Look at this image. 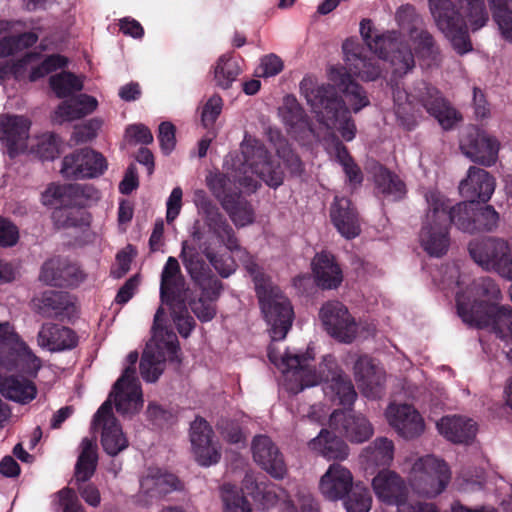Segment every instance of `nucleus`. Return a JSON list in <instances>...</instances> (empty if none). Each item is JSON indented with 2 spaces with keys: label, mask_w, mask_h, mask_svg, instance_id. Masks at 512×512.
Masks as SVG:
<instances>
[{
  "label": "nucleus",
  "mask_w": 512,
  "mask_h": 512,
  "mask_svg": "<svg viewBox=\"0 0 512 512\" xmlns=\"http://www.w3.org/2000/svg\"><path fill=\"white\" fill-rule=\"evenodd\" d=\"M224 240L217 238L215 234L201 243L196 244L202 249L214 269L222 276H230L236 269V261L244 264L247 271L255 281L257 296L263 317L269 327L268 331L272 343L268 348V357L272 364L283 374V387L290 393L297 394L305 388L317 385L322 378H326L324 387L326 397L344 408L350 407L357 394L352 383L337 370L335 359L327 355L319 365V372H316L311 365L314 354L310 349L303 354L291 352L281 348L275 342L283 340L290 330L293 322V309L288 299L280 289L271 283H266L253 258L242 249L236 240V247L230 249Z\"/></svg>",
  "instance_id": "nucleus-1"
},
{
  "label": "nucleus",
  "mask_w": 512,
  "mask_h": 512,
  "mask_svg": "<svg viewBox=\"0 0 512 512\" xmlns=\"http://www.w3.org/2000/svg\"><path fill=\"white\" fill-rule=\"evenodd\" d=\"M330 80L338 86L340 95L330 85H319L312 77H304L300 82L301 94L311 107L318 123L312 127L306 121L303 110L292 96L284 99L279 109L283 122L289 127V133L305 145L310 138H325L335 133L345 141H352L356 135V126L351 112L358 113L370 104L366 91L351 79L342 67H332Z\"/></svg>",
  "instance_id": "nucleus-2"
},
{
  "label": "nucleus",
  "mask_w": 512,
  "mask_h": 512,
  "mask_svg": "<svg viewBox=\"0 0 512 512\" xmlns=\"http://www.w3.org/2000/svg\"><path fill=\"white\" fill-rule=\"evenodd\" d=\"M361 37L369 49L378 59L363 58L359 45L353 39L343 43V52L346 65L353 75L363 81H375L383 73L380 62H387L393 68V73L403 76L411 71L415 65L414 53L405 50L406 47L397 31L374 33L372 22L364 19L360 23Z\"/></svg>",
  "instance_id": "nucleus-3"
},
{
  "label": "nucleus",
  "mask_w": 512,
  "mask_h": 512,
  "mask_svg": "<svg viewBox=\"0 0 512 512\" xmlns=\"http://www.w3.org/2000/svg\"><path fill=\"white\" fill-rule=\"evenodd\" d=\"M273 146L277 157H272L257 139L245 135L240 147L241 155L236 160L231 159L234 181L245 192H255L259 187V180L271 188L282 185L284 172L280 159L291 174L300 175L303 172L300 158L292 152L285 139L278 137Z\"/></svg>",
  "instance_id": "nucleus-4"
},
{
  "label": "nucleus",
  "mask_w": 512,
  "mask_h": 512,
  "mask_svg": "<svg viewBox=\"0 0 512 512\" xmlns=\"http://www.w3.org/2000/svg\"><path fill=\"white\" fill-rule=\"evenodd\" d=\"M501 291L494 280L481 278L456 296L462 320L478 328H490L500 339L512 342V309L498 306Z\"/></svg>",
  "instance_id": "nucleus-5"
},
{
  "label": "nucleus",
  "mask_w": 512,
  "mask_h": 512,
  "mask_svg": "<svg viewBox=\"0 0 512 512\" xmlns=\"http://www.w3.org/2000/svg\"><path fill=\"white\" fill-rule=\"evenodd\" d=\"M428 8L437 29L459 55L473 49L469 32L481 30L490 21L484 0H428Z\"/></svg>",
  "instance_id": "nucleus-6"
},
{
  "label": "nucleus",
  "mask_w": 512,
  "mask_h": 512,
  "mask_svg": "<svg viewBox=\"0 0 512 512\" xmlns=\"http://www.w3.org/2000/svg\"><path fill=\"white\" fill-rule=\"evenodd\" d=\"M393 111L397 122L405 129H412L419 120V107H425L444 129L452 128L460 117L440 95L439 91L421 82L415 92L408 93L398 85L392 86Z\"/></svg>",
  "instance_id": "nucleus-7"
},
{
  "label": "nucleus",
  "mask_w": 512,
  "mask_h": 512,
  "mask_svg": "<svg viewBox=\"0 0 512 512\" xmlns=\"http://www.w3.org/2000/svg\"><path fill=\"white\" fill-rule=\"evenodd\" d=\"M164 310L160 307L154 316L152 337L146 345L140 362V372L144 381L153 383L163 373L166 363L180 361L179 343L175 333L161 327Z\"/></svg>",
  "instance_id": "nucleus-8"
},
{
  "label": "nucleus",
  "mask_w": 512,
  "mask_h": 512,
  "mask_svg": "<svg viewBox=\"0 0 512 512\" xmlns=\"http://www.w3.org/2000/svg\"><path fill=\"white\" fill-rule=\"evenodd\" d=\"M428 210L419 234L421 247L430 255L439 257L445 254L449 247L448 223L450 209L445 197L438 191L426 193Z\"/></svg>",
  "instance_id": "nucleus-9"
},
{
  "label": "nucleus",
  "mask_w": 512,
  "mask_h": 512,
  "mask_svg": "<svg viewBox=\"0 0 512 512\" xmlns=\"http://www.w3.org/2000/svg\"><path fill=\"white\" fill-rule=\"evenodd\" d=\"M180 258L190 276L202 289L201 297L190 303L191 309L200 321H210L216 314L213 301L219 295L221 284L217 279L205 277V262L201 259L196 247L188 242L182 243Z\"/></svg>",
  "instance_id": "nucleus-10"
},
{
  "label": "nucleus",
  "mask_w": 512,
  "mask_h": 512,
  "mask_svg": "<svg viewBox=\"0 0 512 512\" xmlns=\"http://www.w3.org/2000/svg\"><path fill=\"white\" fill-rule=\"evenodd\" d=\"M450 480L449 466L434 455L416 459L408 473V484L413 493L428 499L443 493Z\"/></svg>",
  "instance_id": "nucleus-11"
},
{
  "label": "nucleus",
  "mask_w": 512,
  "mask_h": 512,
  "mask_svg": "<svg viewBox=\"0 0 512 512\" xmlns=\"http://www.w3.org/2000/svg\"><path fill=\"white\" fill-rule=\"evenodd\" d=\"M42 360L19 337L9 322H0V369L36 377Z\"/></svg>",
  "instance_id": "nucleus-12"
},
{
  "label": "nucleus",
  "mask_w": 512,
  "mask_h": 512,
  "mask_svg": "<svg viewBox=\"0 0 512 512\" xmlns=\"http://www.w3.org/2000/svg\"><path fill=\"white\" fill-rule=\"evenodd\" d=\"M371 486L377 500L395 506L396 512H439L434 504L410 502L405 480L392 470L379 471L373 477Z\"/></svg>",
  "instance_id": "nucleus-13"
},
{
  "label": "nucleus",
  "mask_w": 512,
  "mask_h": 512,
  "mask_svg": "<svg viewBox=\"0 0 512 512\" xmlns=\"http://www.w3.org/2000/svg\"><path fill=\"white\" fill-rule=\"evenodd\" d=\"M193 203L197 208V213L200 219L195 220L191 227V240L187 242L196 247V244L204 239L205 232L203 226L205 225L208 228V232L215 234L217 238L224 240V237H226L227 247L234 249L237 245L233 229L225 221L217 207L212 204L204 190L197 189L194 191Z\"/></svg>",
  "instance_id": "nucleus-14"
},
{
  "label": "nucleus",
  "mask_w": 512,
  "mask_h": 512,
  "mask_svg": "<svg viewBox=\"0 0 512 512\" xmlns=\"http://www.w3.org/2000/svg\"><path fill=\"white\" fill-rule=\"evenodd\" d=\"M319 319L324 330L343 343H351L362 336L364 327L351 315L340 301H328L319 310Z\"/></svg>",
  "instance_id": "nucleus-15"
},
{
  "label": "nucleus",
  "mask_w": 512,
  "mask_h": 512,
  "mask_svg": "<svg viewBox=\"0 0 512 512\" xmlns=\"http://www.w3.org/2000/svg\"><path fill=\"white\" fill-rule=\"evenodd\" d=\"M67 59L61 55H51L42 59L36 52L27 53L16 63L0 65V82L14 77L16 80L28 78L36 81L48 73L67 65Z\"/></svg>",
  "instance_id": "nucleus-16"
},
{
  "label": "nucleus",
  "mask_w": 512,
  "mask_h": 512,
  "mask_svg": "<svg viewBox=\"0 0 512 512\" xmlns=\"http://www.w3.org/2000/svg\"><path fill=\"white\" fill-rule=\"evenodd\" d=\"M396 20L402 30H408V34L404 35L402 32H397L401 40L406 46L403 50L412 52L413 46L415 54L419 58L433 57L436 53L434 48L433 37L427 31L421 29L419 26L422 22L416 10L411 5L401 6L396 12Z\"/></svg>",
  "instance_id": "nucleus-17"
},
{
  "label": "nucleus",
  "mask_w": 512,
  "mask_h": 512,
  "mask_svg": "<svg viewBox=\"0 0 512 512\" xmlns=\"http://www.w3.org/2000/svg\"><path fill=\"white\" fill-rule=\"evenodd\" d=\"M450 220L464 232H490L498 226L499 214L490 205L478 207L461 202L450 208Z\"/></svg>",
  "instance_id": "nucleus-18"
},
{
  "label": "nucleus",
  "mask_w": 512,
  "mask_h": 512,
  "mask_svg": "<svg viewBox=\"0 0 512 512\" xmlns=\"http://www.w3.org/2000/svg\"><path fill=\"white\" fill-rule=\"evenodd\" d=\"M106 401L113 402L118 413L131 417L141 411L144 400L140 382L134 368L127 367L115 382Z\"/></svg>",
  "instance_id": "nucleus-19"
},
{
  "label": "nucleus",
  "mask_w": 512,
  "mask_h": 512,
  "mask_svg": "<svg viewBox=\"0 0 512 512\" xmlns=\"http://www.w3.org/2000/svg\"><path fill=\"white\" fill-rule=\"evenodd\" d=\"M469 252L472 259L484 270L494 271L500 276L506 266L511 248L505 239L488 238L470 243Z\"/></svg>",
  "instance_id": "nucleus-20"
},
{
  "label": "nucleus",
  "mask_w": 512,
  "mask_h": 512,
  "mask_svg": "<svg viewBox=\"0 0 512 512\" xmlns=\"http://www.w3.org/2000/svg\"><path fill=\"white\" fill-rule=\"evenodd\" d=\"M460 148L471 161L489 167L498 159L500 144L484 130L472 128L461 139Z\"/></svg>",
  "instance_id": "nucleus-21"
},
{
  "label": "nucleus",
  "mask_w": 512,
  "mask_h": 512,
  "mask_svg": "<svg viewBox=\"0 0 512 512\" xmlns=\"http://www.w3.org/2000/svg\"><path fill=\"white\" fill-rule=\"evenodd\" d=\"M107 169L105 157L89 148L76 151L64 157L61 173L66 178H95Z\"/></svg>",
  "instance_id": "nucleus-22"
},
{
  "label": "nucleus",
  "mask_w": 512,
  "mask_h": 512,
  "mask_svg": "<svg viewBox=\"0 0 512 512\" xmlns=\"http://www.w3.org/2000/svg\"><path fill=\"white\" fill-rule=\"evenodd\" d=\"M92 425L93 428L101 427V444L107 454L115 456L128 447V440L113 415L109 401L100 406Z\"/></svg>",
  "instance_id": "nucleus-23"
},
{
  "label": "nucleus",
  "mask_w": 512,
  "mask_h": 512,
  "mask_svg": "<svg viewBox=\"0 0 512 512\" xmlns=\"http://www.w3.org/2000/svg\"><path fill=\"white\" fill-rule=\"evenodd\" d=\"M31 122L18 115H0V141L10 157L28 150V132Z\"/></svg>",
  "instance_id": "nucleus-24"
},
{
  "label": "nucleus",
  "mask_w": 512,
  "mask_h": 512,
  "mask_svg": "<svg viewBox=\"0 0 512 512\" xmlns=\"http://www.w3.org/2000/svg\"><path fill=\"white\" fill-rule=\"evenodd\" d=\"M385 417L389 425L403 438L413 439L425 430V422L420 413L408 404H390Z\"/></svg>",
  "instance_id": "nucleus-25"
},
{
  "label": "nucleus",
  "mask_w": 512,
  "mask_h": 512,
  "mask_svg": "<svg viewBox=\"0 0 512 512\" xmlns=\"http://www.w3.org/2000/svg\"><path fill=\"white\" fill-rule=\"evenodd\" d=\"M212 429L203 418H196L190 427V441L196 461L202 466L218 462L220 452L212 441Z\"/></svg>",
  "instance_id": "nucleus-26"
},
{
  "label": "nucleus",
  "mask_w": 512,
  "mask_h": 512,
  "mask_svg": "<svg viewBox=\"0 0 512 512\" xmlns=\"http://www.w3.org/2000/svg\"><path fill=\"white\" fill-rule=\"evenodd\" d=\"M495 190V179L484 169L471 166L459 184V192L466 203L487 202Z\"/></svg>",
  "instance_id": "nucleus-27"
},
{
  "label": "nucleus",
  "mask_w": 512,
  "mask_h": 512,
  "mask_svg": "<svg viewBox=\"0 0 512 512\" xmlns=\"http://www.w3.org/2000/svg\"><path fill=\"white\" fill-rule=\"evenodd\" d=\"M354 376L359 389L367 398H377L382 394L386 380L385 372L369 357L358 358L354 365Z\"/></svg>",
  "instance_id": "nucleus-28"
},
{
  "label": "nucleus",
  "mask_w": 512,
  "mask_h": 512,
  "mask_svg": "<svg viewBox=\"0 0 512 512\" xmlns=\"http://www.w3.org/2000/svg\"><path fill=\"white\" fill-rule=\"evenodd\" d=\"M330 219L337 232L345 239H354L361 233V222L351 201L336 196L330 207Z\"/></svg>",
  "instance_id": "nucleus-29"
},
{
  "label": "nucleus",
  "mask_w": 512,
  "mask_h": 512,
  "mask_svg": "<svg viewBox=\"0 0 512 512\" xmlns=\"http://www.w3.org/2000/svg\"><path fill=\"white\" fill-rule=\"evenodd\" d=\"M355 484L348 468L341 464H331L320 478L319 490L326 499L337 501L343 499Z\"/></svg>",
  "instance_id": "nucleus-30"
},
{
  "label": "nucleus",
  "mask_w": 512,
  "mask_h": 512,
  "mask_svg": "<svg viewBox=\"0 0 512 512\" xmlns=\"http://www.w3.org/2000/svg\"><path fill=\"white\" fill-rule=\"evenodd\" d=\"M251 449L254 461L272 477L282 479L286 475L287 469L282 455L269 437H254Z\"/></svg>",
  "instance_id": "nucleus-31"
},
{
  "label": "nucleus",
  "mask_w": 512,
  "mask_h": 512,
  "mask_svg": "<svg viewBox=\"0 0 512 512\" xmlns=\"http://www.w3.org/2000/svg\"><path fill=\"white\" fill-rule=\"evenodd\" d=\"M436 427L441 436L455 444H469L478 432L477 423L463 415L444 416L436 423Z\"/></svg>",
  "instance_id": "nucleus-32"
},
{
  "label": "nucleus",
  "mask_w": 512,
  "mask_h": 512,
  "mask_svg": "<svg viewBox=\"0 0 512 512\" xmlns=\"http://www.w3.org/2000/svg\"><path fill=\"white\" fill-rule=\"evenodd\" d=\"M340 422H343L346 438L353 443H363L374 433L372 424L363 415L347 413L344 410L333 411L329 417L330 426L337 428Z\"/></svg>",
  "instance_id": "nucleus-33"
},
{
  "label": "nucleus",
  "mask_w": 512,
  "mask_h": 512,
  "mask_svg": "<svg viewBox=\"0 0 512 512\" xmlns=\"http://www.w3.org/2000/svg\"><path fill=\"white\" fill-rule=\"evenodd\" d=\"M181 487V482L174 474L158 467H150L140 481V494L157 498Z\"/></svg>",
  "instance_id": "nucleus-34"
},
{
  "label": "nucleus",
  "mask_w": 512,
  "mask_h": 512,
  "mask_svg": "<svg viewBox=\"0 0 512 512\" xmlns=\"http://www.w3.org/2000/svg\"><path fill=\"white\" fill-rule=\"evenodd\" d=\"M37 344L49 352H61L72 349L77 344L75 333L62 325L46 323L37 334Z\"/></svg>",
  "instance_id": "nucleus-35"
},
{
  "label": "nucleus",
  "mask_w": 512,
  "mask_h": 512,
  "mask_svg": "<svg viewBox=\"0 0 512 512\" xmlns=\"http://www.w3.org/2000/svg\"><path fill=\"white\" fill-rule=\"evenodd\" d=\"M242 490L246 491L262 510L274 507L283 494L278 486L268 481L258 480L253 474L245 475Z\"/></svg>",
  "instance_id": "nucleus-36"
},
{
  "label": "nucleus",
  "mask_w": 512,
  "mask_h": 512,
  "mask_svg": "<svg viewBox=\"0 0 512 512\" xmlns=\"http://www.w3.org/2000/svg\"><path fill=\"white\" fill-rule=\"evenodd\" d=\"M98 107L95 97L80 94L68 101L62 102L53 113V121L56 123L70 122L81 119L93 113Z\"/></svg>",
  "instance_id": "nucleus-37"
},
{
  "label": "nucleus",
  "mask_w": 512,
  "mask_h": 512,
  "mask_svg": "<svg viewBox=\"0 0 512 512\" xmlns=\"http://www.w3.org/2000/svg\"><path fill=\"white\" fill-rule=\"evenodd\" d=\"M38 390L31 380L15 375L0 376V394L7 400L18 404H28L37 396Z\"/></svg>",
  "instance_id": "nucleus-38"
},
{
  "label": "nucleus",
  "mask_w": 512,
  "mask_h": 512,
  "mask_svg": "<svg viewBox=\"0 0 512 512\" xmlns=\"http://www.w3.org/2000/svg\"><path fill=\"white\" fill-rule=\"evenodd\" d=\"M313 274L318 286L323 289H335L342 280L340 267L332 255L328 253L317 254L312 262Z\"/></svg>",
  "instance_id": "nucleus-39"
},
{
  "label": "nucleus",
  "mask_w": 512,
  "mask_h": 512,
  "mask_svg": "<svg viewBox=\"0 0 512 512\" xmlns=\"http://www.w3.org/2000/svg\"><path fill=\"white\" fill-rule=\"evenodd\" d=\"M308 448L327 460H344L349 454L346 443L326 429L321 430L318 436L308 442Z\"/></svg>",
  "instance_id": "nucleus-40"
},
{
  "label": "nucleus",
  "mask_w": 512,
  "mask_h": 512,
  "mask_svg": "<svg viewBox=\"0 0 512 512\" xmlns=\"http://www.w3.org/2000/svg\"><path fill=\"white\" fill-rule=\"evenodd\" d=\"M212 81L221 89H229L242 73L238 60L226 53L218 57L211 69Z\"/></svg>",
  "instance_id": "nucleus-41"
},
{
  "label": "nucleus",
  "mask_w": 512,
  "mask_h": 512,
  "mask_svg": "<svg viewBox=\"0 0 512 512\" xmlns=\"http://www.w3.org/2000/svg\"><path fill=\"white\" fill-rule=\"evenodd\" d=\"M13 26L12 22L0 20V58L28 48L38 40V35L34 32L23 33L17 37L6 35L12 31Z\"/></svg>",
  "instance_id": "nucleus-42"
},
{
  "label": "nucleus",
  "mask_w": 512,
  "mask_h": 512,
  "mask_svg": "<svg viewBox=\"0 0 512 512\" xmlns=\"http://www.w3.org/2000/svg\"><path fill=\"white\" fill-rule=\"evenodd\" d=\"M184 286L179 263L169 257L161 273L160 295L162 302H169L170 296L176 297Z\"/></svg>",
  "instance_id": "nucleus-43"
},
{
  "label": "nucleus",
  "mask_w": 512,
  "mask_h": 512,
  "mask_svg": "<svg viewBox=\"0 0 512 512\" xmlns=\"http://www.w3.org/2000/svg\"><path fill=\"white\" fill-rule=\"evenodd\" d=\"M319 140L325 141V149L331 157H334L342 165L348 180L351 183H360L362 181L360 169L351 159L347 149L338 139L335 138V135L326 136L325 138H320Z\"/></svg>",
  "instance_id": "nucleus-44"
},
{
  "label": "nucleus",
  "mask_w": 512,
  "mask_h": 512,
  "mask_svg": "<svg viewBox=\"0 0 512 512\" xmlns=\"http://www.w3.org/2000/svg\"><path fill=\"white\" fill-rule=\"evenodd\" d=\"M393 457V442L384 437L375 439L360 455L362 463L366 466H386L392 462Z\"/></svg>",
  "instance_id": "nucleus-45"
},
{
  "label": "nucleus",
  "mask_w": 512,
  "mask_h": 512,
  "mask_svg": "<svg viewBox=\"0 0 512 512\" xmlns=\"http://www.w3.org/2000/svg\"><path fill=\"white\" fill-rule=\"evenodd\" d=\"M74 270V267L67 265L60 259H50L43 264L39 279L47 285H69L72 284L69 277L73 274Z\"/></svg>",
  "instance_id": "nucleus-46"
},
{
  "label": "nucleus",
  "mask_w": 512,
  "mask_h": 512,
  "mask_svg": "<svg viewBox=\"0 0 512 512\" xmlns=\"http://www.w3.org/2000/svg\"><path fill=\"white\" fill-rule=\"evenodd\" d=\"M96 463V444L93 440L85 438L81 442V452L76 463V481H87L94 474Z\"/></svg>",
  "instance_id": "nucleus-47"
},
{
  "label": "nucleus",
  "mask_w": 512,
  "mask_h": 512,
  "mask_svg": "<svg viewBox=\"0 0 512 512\" xmlns=\"http://www.w3.org/2000/svg\"><path fill=\"white\" fill-rule=\"evenodd\" d=\"M502 38H512V0H487Z\"/></svg>",
  "instance_id": "nucleus-48"
},
{
  "label": "nucleus",
  "mask_w": 512,
  "mask_h": 512,
  "mask_svg": "<svg viewBox=\"0 0 512 512\" xmlns=\"http://www.w3.org/2000/svg\"><path fill=\"white\" fill-rule=\"evenodd\" d=\"M375 183L378 189L388 197L394 200L400 199L404 196L406 189L404 183L398 176L391 174L382 166L375 168Z\"/></svg>",
  "instance_id": "nucleus-49"
},
{
  "label": "nucleus",
  "mask_w": 512,
  "mask_h": 512,
  "mask_svg": "<svg viewBox=\"0 0 512 512\" xmlns=\"http://www.w3.org/2000/svg\"><path fill=\"white\" fill-rule=\"evenodd\" d=\"M34 306L46 316L61 314L67 309V296L61 292L48 291L33 300Z\"/></svg>",
  "instance_id": "nucleus-50"
},
{
  "label": "nucleus",
  "mask_w": 512,
  "mask_h": 512,
  "mask_svg": "<svg viewBox=\"0 0 512 512\" xmlns=\"http://www.w3.org/2000/svg\"><path fill=\"white\" fill-rule=\"evenodd\" d=\"M342 500L347 512H369L372 506L370 493L361 483H356Z\"/></svg>",
  "instance_id": "nucleus-51"
},
{
  "label": "nucleus",
  "mask_w": 512,
  "mask_h": 512,
  "mask_svg": "<svg viewBox=\"0 0 512 512\" xmlns=\"http://www.w3.org/2000/svg\"><path fill=\"white\" fill-rule=\"evenodd\" d=\"M50 87L57 97L65 98L82 90L83 82L70 72H61L50 77Z\"/></svg>",
  "instance_id": "nucleus-52"
},
{
  "label": "nucleus",
  "mask_w": 512,
  "mask_h": 512,
  "mask_svg": "<svg viewBox=\"0 0 512 512\" xmlns=\"http://www.w3.org/2000/svg\"><path fill=\"white\" fill-rule=\"evenodd\" d=\"M224 512H252L250 503L232 484H224L221 489Z\"/></svg>",
  "instance_id": "nucleus-53"
},
{
  "label": "nucleus",
  "mask_w": 512,
  "mask_h": 512,
  "mask_svg": "<svg viewBox=\"0 0 512 512\" xmlns=\"http://www.w3.org/2000/svg\"><path fill=\"white\" fill-rule=\"evenodd\" d=\"M230 179L219 172H209L206 176V185L213 195L221 202L224 209H228V195Z\"/></svg>",
  "instance_id": "nucleus-54"
},
{
  "label": "nucleus",
  "mask_w": 512,
  "mask_h": 512,
  "mask_svg": "<svg viewBox=\"0 0 512 512\" xmlns=\"http://www.w3.org/2000/svg\"><path fill=\"white\" fill-rule=\"evenodd\" d=\"M35 144L28 145V150L36 154L41 159H54L58 154V143L55 136L44 134L35 139Z\"/></svg>",
  "instance_id": "nucleus-55"
},
{
  "label": "nucleus",
  "mask_w": 512,
  "mask_h": 512,
  "mask_svg": "<svg viewBox=\"0 0 512 512\" xmlns=\"http://www.w3.org/2000/svg\"><path fill=\"white\" fill-rule=\"evenodd\" d=\"M282 512H319V508L310 493L301 491L283 503Z\"/></svg>",
  "instance_id": "nucleus-56"
},
{
  "label": "nucleus",
  "mask_w": 512,
  "mask_h": 512,
  "mask_svg": "<svg viewBox=\"0 0 512 512\" xmlns=\"http://www.w3.org/2000/svg\"><path fill=\"white\" fill-rule=\"evenodd\" d=\"M102 126L103 120L101 118L95 117L89 119L88 121L80 125H77L74 128L72 138L75 141V143L89 142L97 137Z\"/></svg>",
  "instance_id": "nucleus-57"
},
{
  "label": "nucleus",
  "mask_w": 512,
  "mask_h": 512,
  "mask_svg": "<svg viewBox=\"0 0 512 512\" xmlns=\"http://www.w3.org/2000/svg\"><path fill=\"white\" fill-rule=\"evenodd\" d=\"M73 185L51 184L42 194V203L45 206H57L65 202V198L72 194Z\"/></svg>",
  "instance_id": "nucleus-58"
},
{
  "label": "nucleus",
  "mask_w": 512,
  "mask_h": 512,
  "mask_svg": "<svg viewBox=\"0 0 512 512\" xmlns=\"http://www.w3.org/2000/svg\"><path fill=\"white\" fill-rule=\"evenodd\" d=\"M158 140L164 154H170L176 146L175 126L171 122L159 125Z\"/></svg>",
  "instance_id": "nucleus-59"
},
{
  "label": "nucleus",
  "mask_w": 512,
  "mask_h": 512,
  "mask_svg": "<svg viewBox=\"0 0 512 512\" xmlns=\"http://www.w3.org/2000/svg\"><path fill=\"white\" fill-rule=\"evenodd\" d=\"M125 139L129 143L150 144L153 142V135L149 128L143 124H134L126 128Z\"/></svg>",
  "instance_id": "nucleus-60"
},
{
  "label": "nucleus",
  "mask_w": 512,
  "mask_h": 512,
  "mask_svg": "<svg viewBox=\"0 0 512 512\" xmlns=\"http://www.w3.org/2000/svg\"><path fill=\"white\" fill-rule=\"evenodd\" d=\"M284 68L282 59L276 54L265 55L260 62L258 73L262 77H273L279 74Z\"/></svg>",
  "instance_id": "nucleus-61"
},
{
  "label": "nucleus",
  "mask_w": 512,
  "mask_h": 512,
  "mask_svg": "<svg viewBox=\"0 0 512 512\" xmlns=\"http://www.w3.org/2000/svg\"><path fill=\"white\" fill-rule=\"evenodd\" d=\"M222 107L223 101L220 96L214 95L208 99L202 111V122L204 126L209 127L213 125L220 115Z\"/></svg>",
  "instance_id": "nucleus-62"
},
{
  "label": "nucleus",
  "mask_w": 512,
  "mask_h": 512,
  "mask_svg": "<svg viewBox=\"0 0 512 512\" xmlns=\"http://www.w3.org/2000/svg\"><path fill=\"white\" fill-rule=\"evenodd\" d=\"M55 500L60 506H63L64 512H85L79 504L75 492L69 488L60 490L55 495Z\"/></svg>",
  "instance_id": "nucleus-63"
},
{
  "label": "nucleus",
  "mask_w": 512,
  "mask_h": 512,
  "mask_svg": "<svg viewBox=\"0 0 512 512\" xmlns=\"http://www.w3.org/2000/svg\"><path fill=\"white\" fill-rule=\"evenodd\" d=\"M134 255L135 251L130 246L117 254L116 263L112 270V275L115 278H121L130 270V265Z\"/></svg>",
  "instance_id": "nucleus-64"
}]
</instances>
